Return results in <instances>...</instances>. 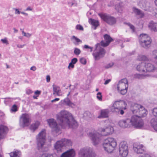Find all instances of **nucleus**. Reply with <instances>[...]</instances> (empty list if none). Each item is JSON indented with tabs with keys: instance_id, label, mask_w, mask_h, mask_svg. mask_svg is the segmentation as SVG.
Returning <instances> with one entry per match:
<instances>
[{
	"instance_id": "f257e3e1",
	"label": "nucleus",
	"mask_w": 157,
	"mask_h": 157,
	"mask_svg": "<svg viewBox=\"0 0 157 157\" xmlns=\"http://www.w3.org/2000/svg\"><path fill=\"white\" fill-rule=\"evenodd\" d=\"M56 116L58 121L63 128H72L77 125V122L71 114L67 111H62Z\"/></svg>"
},
{
	"instance_id": "f03ea898",
	"label": "nucleus",
	"mask_w": 157,
	"mask_h": 157,
	"mask_svg": "<svg viewBox=\"0 0 157 157\" xmlns=\"http://www.w3.org/2000/svg\"><path fill=\"white\" fill-rule=\"evenodd\" d=\"M104 38L105 42L102 40L100 43H97L95 45V51L93 53V55L95 60H97L103 57L105 54V49L101 47V46L105 47L108 46L111 42L113 41V39L109 35L106 34L104 35Z\"/></svg>"
},
{
	"instance_id": "7ed1b4c3",
	"label": "nucleus",
	"mask_w": 157,
	"mask_h": 157,
	"mask_svg": "<svg viewBox=\"0 0 157 157\" xmlns=\"http://www.w3.org/2000/svg\"><path fill=\"white\" fill-rule=\"evenodd\" d=\"M127 104L123 100H120L115 101L113 105L109 107L110 111L117 114L123 115L126 109Z\"/></svg>"
},
{
	"instance_id": "20e7f679",
	"label": "nucleus",
	"mask_w": 157,
	"mask_h": 157,
	"mask_svg": "<svg viewBox=\"0 0 157 157\" xmlns=\"http://www.w3.org/2000/svg\"><path fill=\"white\" fill-rule=\"evenodd\" d=\"M117 142L113 138H108L105 139L103 143V146L104 150L109 153L112 152L117 146Z\"/></svg>"
},
{
	"instance_id": "39448f33",
	"label": "nucleus",
	"mask_w": 157,
	"mask_h": 157,
	"mask_svg": "<svg viewBox=\"0 0 157 157\" xmlns=\"http://www.w3.org/2000/svg\"><path fill=\"white\" fill-rule=\"evenodd\" d=\"M72 142L69 139H62L57 141L54 145L55 148L58 152H61L64 148L72 145Z\"/></svg>"
},
{
	"instance_id": "423d86ee",
	"label": "nucleus",
	"mask_w": 157,
	"mask_h": 157,
	"mask_svg": "<svg viewBox=\"0 0 157 157\" xmlns=\"http://www.w3.org/2000/svg\"><path fill=\"white\" fill-rule=\"evenodd\" d=\"M79 157H96V154L90 147H85L80 149L78 153Z\"/></svg>"
},
{
	"instance_id": "0eeeda50",
	"label": "nucleus",
	"mask_w": 157,
	"mask_h": 157,
	"mask_svg": "<svg viewBox=\"0 0 157 157\" xmlns=\"http://www.w3.org/2000/svg\"><path fill=\"white\" fill-rule=\"evenodd\" d=\"M131 126L136 128H140L144 125L143 121L137 115H133L130 119Z\"/></svg>"
},
{
	"instance_id": "6e6552de",
	"label": "nucleus",
	"mask_w": 157,
	"mask_h": 157,
	"mask_svg": "<svg viewBox=\"0 0 157 157\" xmlns=\"http://www.w3.org/2000/svg\"><path fill=\"white\" fill-rule=\"evenodd\" d=\"M98 16L105 22L110 25H113L116 23V19L114 17L104 13H98Z\"/></svg>"
},
{
	"instance_id": "1a4fd4ad",
	"label": "nucleus",
	"mask_w": 157,
	"mask_h": 157,
	"mask_svg": "<svg viewBox=\"0 0 157 157\" xmlns=\"http://www.w3.org/2000/svg\"><path fill=\"white\" fill-rule=\"evenodd\" d=\"M139 39L140 45L145 48L148 47L151 42L150 37L146 34H140Z\"/></svg>"
},
{
	"instance_id": "9d476101",
	"label": "nucleus",
	"mask_w": 157,
	"mask_h": 157,
	"mask_svg": "<svg viewBox=\"0 0 157 157\" xmlns=\"http://www.w3.org/2000/svg\"><path fill=\"white\" fill-rule=\"evenodd\" d=\"M45 130H42L36 136L38 149L39 150L44 145L45 142Z\"/></svg>"
},
{
	"instance_id": "9b49d317",
	"label": "nucleus",
	"mask_w": 157,
	"mask_h": 157,
	"mask_svg": "<svg viewBox=\"0 0 157 157\" xmlns=\"http://www.w3.org/2000/svg\"><path fill=\"white\" fill-rule=\"evenodd\" d=\"M31 121V117L29 114L26 113L23 114L20 118V126L23 128L27 126L30 124Z\"/></svg>"
},
{
	"instance_id": "f8f14e48",
	"label": "nucleus",
	"mask_w": 157,
	"mask_h": 157,
	"mask_svg": "<svg viewBox=\"0 0 157 157\" xmlns=\"http://www.w3.org/2000/svg\"><path fill=\"white\" fill-rule=\"evenodd\" d=\"M90 136L94 145L98 144L101 139V135L96 131H94L90 133Z\"/></svg>"
},
{
	"instance_id": "ddd939ff",
	"label": "nucleus",
	"mask_w": 157,
	"mask_h": 157,
	"mask_svg": "<svg viewBox=\"0 0 157 157\" xmlns=\"http://www.w3.org/2000/svg\"><path fill=\"white\" fill-rule=\"evenodd\" d=\"M119 151L120 155L123 157H126L128 153V147L125 142H121L119 145Z\"/></svg>"
},
{
	"instance_id": "4468645a",
	"label": "nucleus",
	"mask_w": 157,
	"mask_h": 157,
	"mask_svg": "<svg viewBox=\"0 0 157 157\" xmlns=\"http://www.w3.org/2000/svg\"><path fill=\"white\" fill-rule=\"evenodd\" d=\"M47 122L50 127L56 132H58L60 130L59 126L58 125L56 121L53 119L47 120Z\"/></svg>"
},
{
	"instance_id": "2eb2a0df",
	"label": "nucleus",
	"mask_w": 157,
	"mask_h": 157,
	"mask_svg": "<svg viewBox=\"0 0 157 157\" xmlns=\"http://www.w3.org/2000/svg\"><path fill=\"white\" fill-rule=\"evenodd\" d=\"M128 83L127 79L126 78L122 79L120 81L117 86V90L119 91L120 89H128Z\"/></svg>"
},
{
	"instance_id": "dca6fc26",
	"label": "nucleus",
	"mask_w": 157,
	"mask_h": 157,
	"mask_svg": "<svg viewBox=\"0 0 157 157\" xmlns=\"http://www.w3.org/2000/svg\"><path fill=\"white\" fill-rule=\"evenodd\" d=\"M133 148L134 151L137 154H142L144 151L145 148L143 145L140 143L134 144Z\"/></svg>"
},
{
	"instance_id": "f3484780",
	"label": "nucleus",
	"mask_w": 157,
	"mask_h": 157,
	"mask_svg": "<svg viewBox=\"0 0 157 157\" xmlns=\"http://www.w3.org/2000/svg\"><path fill=\"white\" fill-rule=\"evenodd\" d=\"M8 131V128L3 125H0V141L4 139Z\"/></svg>"
},
{
	"instance_id": "a211bd4d",
	"label": "nucleus",
	"mask_w": 157,
	"mask_h": 157,
	"mask_svg": "<svg viewBox=\"0 0 157 157\" xmlns=\"http://www.w3.org/2000/svg\"><path fill=\"white\" fill-rule=\"evenodd\" d=\"M118 124L121 127L124 128L130 127L131 126L130 120L128 118L121 120L119 121Z\"/></svg>"
},
{
	"instance_id": "6ab92c4d",
	"label": "nucleus",
	"mask_w": 157,
	"mask_h": 157,
	"mask_svg": "<svg viewBox=\"0 0 157 157\" xmlns=\"http://www.w3.org/2000/svg\"><path fill=\"white\" fill-rule=\"evenodd\" d=\"M109 110L105 109L101 110L100 115L98 116V118L99 119L108 118L109 117Z\"/></svg>"
},
{
	"instance_id": "aec40b11",
	"label": "nucleus",
	"mask_w": 157,
	"mask_h": 157,
	"mask_svg": "<svg viewBox=\"0 0 157 157\" xmlns=\"http://www.w3.org/2000/svg\"><path fill=\"white\" fill-rule=\"evenodd\" d=\"M100 130L101 133L105 132L102 135L107 136L108 134H111L113 131V127L109 126L105 128H101Z\"/></svg>"
},
{
	"instance_id": "412c9836",
	"label": "nucleus",
	"mask_w": 157,
	"mask_h": 157,
	"mask_svg": "<svg viewBox=\"0 0 157 157\" xmlns=\"http://www.w3.org/2000/svg\"><path fill=\"white\" fill-rule=\"evenodd\" d=\"M75 151L73 149H71L63 153L61 157H75Z\"/></svg>"
},
{
	"instance_id": "4be33fe9",
	"label": "nucleus",
	"mask_w": 157,
	"mask_h": 157,
	"mask_svg": "<svg viewBox=\"0 0 157 157\" xmlns=\"http://www.w3.org/2000/svg\"><path fill=\"white\" fill-rule=\"evenodd\" d=\"M145 67L146 68V72L148 71L149 72L153 71L156 69L155 66L151 63H148L147 62L145 63Z\"/></svg>"
},
{
	"instance_id": "5701e85b",
	"label": "nucleus",
	"mask_w": 157,
	"mask_h": 157,
	"mask_svg": "<svg viewBox=\"0 0 157 157\" xmlns=\"http://www.w3.org/2000/svg\"><path fill=\"white\" fill-rule=\"evenodd\" d=\"M145 63H141L137 65L136 69L137 71L140 72H146V68Z\"/></svg>"
},
{
	"instance_id": "b1692460",
	"label": "nucleus",
	"mask_w": 157,
	"mask_h": 157,
	"mask_svg": "<svg viewBox=\"0 0 157 157\" xmlns=\"http://www.w3.org/2000/svg\"><path fill=\"white\" fill-rule=\"evenodd\" d=\"M142 106L137 104H132L131 107V110L133 113L137 114L138 111L140 110V107Z\"/></svg>"
},
{
	"instance_id": "393cba45",
	"label": "nucleus",
	"mask_w": 157,
	"mask_h": 157,
	"mask_svg": "<svg viewBox=\"0 0 157 157\" xmlns=\"http://www.w3.org/2000/svg\"><path fill=\"white\" fill-rule=\"evenodd\" d=\"M149 28L151 30L157 32V23L151 21L148 25Z\"/></svg>"
},
{
	"instance_id": "a878e982",
	"label": "nucleus",
	"mask_w": 157,
	"mask_h": 157,
	"mask_svg": "<svg viewBox=\"0 0 157 157\" xmlns=\"http://www.w3.org/2000/svg\"><path fill=\"white\" fill-rule=\"evenodd\" d=\"M71 40L75 45H78L79 43H82V41L75 36H73L71 38Z\"/></svg>"
},
{
	"instance_id": "bb28decb",
	"label": "nucleus",
	"mask_w": 157,
	"mask_h": 157,
	"mask_svg": "<svg viewBox=\"0 0 157 157\" xmlns=\"http://www.w3.org/2000/svg\"><path fill=\"white\" fill-rule=\"evenodd\" d=\"M40 124V122L38 121H36L31 125L29 128L30 129L31 131L34 132L38 128Z\"/></svg>"
},
{
	"instance_id": "cd10ccee",
	"label": "nucleus",
	"mask_w": 157,
	"mask_h": 157,
	"mask_svg": "<svg viewBox=\"0 0 157 157\" xmlns=\"http://www.w3.org/2000/svg\"><path fill=\"white\" fill-rule=\"evenodd\" d=\"M133 9L134 13L137 15L140 18L143 17L144 16V13L140 10L135 7H133Z\"/></svg>"
},
{
	"instance_id": "c85d7f7f",
	"label": "nucleus",
	"mask_w": 157,
	"mask_h": 157,
	"mask_svg": "<svg viewBox=\"0 0 157 157\" xmlns=\"http://www.w3.org/2000/svg\"><path fill=\"white\" fill-rule=\"evenodd\" d=\"M140 109L138 111V113L139 115V117H145L147 115V112L144 108L142 106L140 107Z\"/></svg>"
},
{
	"instance_id": "c756f323",
	"label": "nucleus",
	"mask_w": 157,
	"mask_h": 157,
	"mask_svg": "<svg viewBox=\"0 0 157 157\" xmlns=\"http://www.w3.org/2000/svg\"><path fill=\"white\" fill-rule=\"evenodd\" d=\"M151 124L154 129L157 132V119H151Z\"/></svg>"
},
{
	"instance_id": "7c9ffc66",
	"label": "nucleus",
	"mask_w": 157,
	"mask_h": 157,
	"mask_svg": "<svg viewBox=\"0 0 157 157\" xmlns=\"http://www.w3.org/2000/svg\"><path fill=\"white\" fill-rule=\"evenodd\" d=\"M89 22L93 26H94V29H96V28L99 25V22L97 20L90 18L89 19Z\"/></svg>"
},
{
	"instance_id": "2f4dec72",
	"label": "nucleus",
	"mask_w": 157,
	"mask_h": 157,
	"mask_svg": "<svg viewBox=\"0 0 157 157\" xmlns=\"http://www.w3.org/2000/svg\"><path fill=\"white\" fill-rule=\"evenodd\" d=\"M5 99L4 103L6 105H7L11 103L13 100L16 99V98L8 97L4 98Z\"/></svg>"
},
{
	"instance_id": "473e14b6",
	"label": "nucleus",
	"mask_w": 157,
	"mask_h": 157,
	"mask_svg": "<svg viewBox=\"0 0 157 157\" xmlns=\"http://www.w3.org/2000/svg\"><path fill=\"white\" fill-rule=\"evenodd\" d=\"M53 94H56L58 96H59V92L60 91V87L58 86H56L54 85H53Z\"/></svg>"
},
{
	"instance_id": "72a5a7b5",
	"label": "nucleus",
	"mask_w": 157,
	"mask_h": 157,
	"mask_svg": "<svg viewBox=\"0 0 157 157\" xmlns=\"http://www.w3.org/2000/svg\"><path fill=\"white\" fill-rule=\"evenodd\" d=\"M21 155V152L17 151L11 153L10 154V157H20Z\"/></svg>"
},
{
	"instance_id": "f704fd0d",
	"label": "nucleus",
	"mask_w": 157,
	"mask_h": 157,
	"mask_svg": "<svg viewBox=\"0 0 157 157\" xmlns=\"http://www.w3.org/2000/svg\"><path fill=\"white\" fill-rule=\"evenodd\" d=\"M145 77L144 75L140 74H136L133 75V78L138 79H144Z\"/></svg>"
},
{
	"instance_id": "c9c22d12",
	"label": "nucleus",
	"mask_w": 157,
	"mask_h": 157,
	"mask_svg": "<svg viewBox=\"0 0 157 157\" xmlns=\"http://www.w3.org/2000/svg\"><path fill=\"white\" fill-rule=\"evenodd\" d=\"M137 59L140 61H147L148 60L147 57L143 55H139Z\"/></svg>"
},
{
	"instance_id": "e433bc0d",
	"label": "nucleus",
	"mask_w": 157,
	"mask_h": 157,
	"mask_svg": "<svg viewBox=\"0 0 157 157\" xmlns=\"http://www.w3.org/2000/svg\"><path fill=\"white\" fill-rule=\"evenodd\" d=\"M63 101V102H64L65 104L67 105L71 106L73 104L68 98H65Z\"/></svg>"
},
{
	"instance_id": "4c0bfd02",
	"label": "nucleus",
	"mask_w": 157,
	"mask_h": 157,
	"mask_svg": "<svg viewBox=\"0 0 157 157\" xmlns=\"http://www.w3.org/2000/svg\"><path fill=\"white\" fill-rule=\"evenodd\" d=\"M18 110V108L17 105L14 104L13 105L10 109L11 113L15 112Z\"/></svg>"
},
{
	"instance_id": "58836bf2",
	"label": "nucleus",
	"mask_w": 157,
	"mask_h": 157,
	"mask_svg": "<svg viewBox=\"0 0 157 157\" xmlns=\"http://www.w3.org/2000/svg\"><path fill=\"white\" fill-rule=\"evenodd\" d=\"M74 53L76 55H78L81 53V50L78 48H75L74 49Z\"/></svg>"
},
{
	"instance_id": "ea45409f",
	"label": "nucleus",
	"mask_w": 157,
	"mask_h": 157,
	"mask_svg": "<svg viewBox=\"0 0 157 157\" xmlns=\"http://www.w3.org/2000/svg\"><path fill=\"white\" fill-rule=\"evenodd\" d=\"M125 24L130 27V28L132 30V32H135V28L133 25L131 24L130 23H126Z\"/></svg>"
},
{
	"instance_id": "a19ab883",
	"label": "nucleus",
	"mask_w": 157,
	"mask_h": 157,
	"mask_svg": "<svg viewBox=\"0 0 157 157\" xmlns=\"http://www.w3.org/2000/svg\"><path fill=\"white\" fill-rule=\"evenodd\" d=\"M128 89H121L118 91L122 95L125 94L127 91Z\"/></svg>"
},
{
	"instance_id": "79ce46f5",
	"label": "nucleus",
	"mask_w": 157,
	"mask_h": 157,
	"mask_svg": "<svg viewBox=\"0 0 157 157\" xmlns=\"http://www.w3.org/2000/svg\"><path fill=\"white\" fill-rule=\"evenodd\" d=\"M97 97L99 101H102V96L101 93L100 92H98L97 94Z\"/></svg>"
},
{
	"instance_id": "37998d69",
	"label": "nucleus",
	"mask_w": 157,
	"mask_h": 157,
	"mask_svg": "<svg viewBox=\"0 0 157 157\" xmlns=\"http://www.w3.org/2000/svg\"><path fill=\"white\" fill-rule=\"evenodd\" d=\"M152 112L154 116L157 117V107L154 108Z\"/></svg>"
},
{
	"instance_id": "c03bdc74",
	"label": "nucleus",
	"mask_w": 157,
	"mask_h": 157,
	"mask_svg": "<svg viewBox=\"0 0 157 157\" xmlns=\"http://www.w3.org/2000/svg\"><path fill=\"white\" fill-rule=\"evenodd\" d=\"M80 63L83 64L85 65L86 64V61L85 59L84 58H81L80 59Z\"/></svg>"
},
{
	"instance_id": "a18cd8bd",
	"label": "nucleus",
	"mask_w": 157,
	"mask_h": 157,
	"mask_svg": "<svg viewBox=\"0 0 157 157\" xmlns=\"http://www.w3.org/2000/svg\"><path fill=\"white\" fill-rule=\"evenodd\" d=\"M76 29H77L83 31V27L80 25H77L76 26Z\"/></svg>"
},
{
	"instance_id": "49530a36",
	"label": "nucleus",
	"mask_w": 157,
	"mask_h": 157,
	"mask_svg": "<svg viewBox=\"0 0 157 157\" xmlns=\"http://www.w3.org/2000/svg\"><path fill=\"white\" fill-rule=\"evenodd\" d=\"M40 157H54L52 155L43 153Z\"/></svg>"
},
{
	"instance_id": "de8ad7c7",
	"label": "nucleus",
	"mask_w": 157,
	"mask_h": 157,
	"mask_svg": "<svg viewBox=\"0 0 157 157\" xmlns=\"http://www.w3.org/2000/svg\"><path fill=\"white\" fill-rule=\"evenodd\" d=\"M22 34L24 35V36H26L27 37H29L32 35L31 34H29L28 33H26L24 31H23L22 32Z\"/></svg>"
},
{
	"instance_id": "09e8293b",
	"label": "nucleus",
	"mask_w": 157,
	"mask_h": 157,
	"mask_svg": "<svg viewBox=\"0 0 157 157\" xmlns=\"http://www.w3.org/2000/svg\"><path fill=\"white\" fill-rule=\"evenodd\" d=\"M78 61V59L76 58H74L71 60V63L74 64H75Z\"/></svg>"
},
{
	"instance_id": "8fccbe9b",
	"label": "nucleus",
	"mask_w": 157,
	"mask_h": 157,
	"mask_svg": "<svg viewBox=\"0 0 157 157\" xmlns=\"http://www.w3.org/2000/svg\"><path fill=\"white\" fill-rule=\"evenodd\" d=\"M1 40L3 44H9L8 41L6 38L4 39H2Z\"/></svg>"
},
{
	"instance_id": "3c124183",
	"label": "nucleus",
	"mask_w": 157,
	"mask_h": 157,
	"mask_svg": "<svg viewBox=\"0 0 157 157\" xmlns=\"http://www.w3.org/2000/svg\"><path fill=\"white\" fill-rule=\"evenodd\" d=\"M74 67V64H72L71 63H69V65L68 67V68L69 69H70V68H73Z\"/></svg>"
},
{
	"instance_id": "603ef678",
	"label": "nucleus",
	"mask_w": 157,
	"mask_h": 157,
	"mask_svg": "<svg viewBox=\"0 0 157 157\" xmlns=\"http://www.w3.org/2000/svg\"><path fill=\"white\" fill-rule=\"evenodd\" d=\"M113 63H109L106 66H105V68H110L113 66Z\"/></svg>"
},
{
	"instance_id": "864d4df0",
	"label": "nucleus",
	"mask_w": 157,
	"mask_h": 157,
	"mask_svg": "<svg viewBox=\"0 0 157 157\" xmlns=\"http://www.w3.org/2000/svg\"><path fill=\"white\" fill-rule=\"evenodd\" d=\"M153 53L155 56L154 58L155 59H157V50L154 51H153Z\"/></svg>"
},
{
	"instance_id": "5fc2aeb1",
	"label": "nucleus",
	"mask_w": 157,
	"mask_h": 157,
	"mask_svg": "<svg viewBox=\"0 0 157 157\" xmlns=\"http://www.w3.org/2000/svg\"><path fill=\"white\" fill-rule=\"evenodd\" d=\"M33 93V91L30 89H28L26 91V94H30Z\"/></svg>"
},
{
	"instance_id": "6e6d98bb",
	"label": "nucleus",
	"mask_w": 157,
	"mask_h": 157,
	"mask_svg": "<svg viewBox=\"0 0 157 157\" xmlns=\"http://www.w3.org/2000/svg\"><path fill=\"white\" fill-rule=\"evenodd\" d=\"M13 9H14V10H15V13L16 14H20V13H21V12H20L19 10L18 9H16V8H14Z\"/></svg>"
},
{
	"instance_id": "4d7b16f0",
	"label": "nucleus",
	"mask_w": 157,
	"mask_h": 157,
	"mask_svg": "<svg viewBox=\"0 0 157 157\" xmlns=\"http://www.w3.org/2000/svg\"><path fill=\"white\" fill-rule=\"evenodd\" d=\"M111 81V80L110 79H108L107 80H106L104 83L105 85H107Z\"/></svg>"
},
{
	"instance_id": "13d9d810",
	"label": "nucleus",
	"mask_w": 157,
	"mask_h": 157,
	"mask_svg": "<svg viewBox=\"0 0 157 157\" xmlns=\"http://www.w3.org/2000/svg\"><path fill=\"white\" fill-rule=\"evenodd\" d=\"M50 78L49 75H48L46 77V80L47 82H49L50 81Z\"/></svg>"
},
{
	"instance_id": "bf43d9fd",
	"label": "nucleus",
	"mask_w": 157,
	"mask_h": 157,
	"mask_svg": "<svg viewBox=\"0 0 157 157\" xmlns=\"http://www.w3.org/2000/svg\"><path fill=\"white\" fill-rule=\"evenodd\" d=\"M150 157V156L148 154H145L143 155L140 157Z\"/></svg>"
},
{
	"instance_id": "052dcab7",
	"label": "nucleus",
	"mask_w": 157,
	"mask_h": 157,
	"mask_svg": "<svg viewBox=\"0 0 157 157\" xmlns=\"http://www.w3.org/2000/svg\"><path fill=\"white\" fill-rule=\"evenodd\" d=\"M26 44H24L23 45L17 44V47L18 48H22Z\"/></svg>"
},
{
	"instance_id": "680f3d73",
	"label": "nucleus",
	"mask_w": 157,
	"mask_h": 157,
	"mask_svg": "<svg viewBox=\"0 0 157 157\" xmlns=\"http://www.w3.org/2000/svg\"><path fill=\"white\" fill-rule=\"evenodd\" d=\"M36 67L35 66H33L30 69L31 70H32L33 71H36Z\"/></svg>"
},
{
	"instance_id": "e2e57ef3",
	"label": "nucleus",
	"mask_w": 157,
	"mask_h": 157,
	"mask_svg": "<svg viewBox=\"0 0 157 157\" xmlns=\"http://www.w3.org/2000/svg\"><path fill=\"white\" fill-rule=\"evenodd\" d=\"M59 100V98H55V99L53 100H52L51 101V102H55L56 101H58Z\"/></svg>"
},
{
	"instance_id": "0e129e2a",
	"label": "nucleus",
	"mask_w": 157,
	"mask_h": 157,
	"mask_svg": "<svg viewBox=\"0 0 157 157\" xmlns=\"http://www.w3.org/2000/svg\"><path fill=\"white\" fill-rule=\"evenodd\" d=\"M40 93V92L38 90L36 91L35 92V94L36 95H39Z\"/></svg>"
},
{
	"instance_id": "69168bd1",
	"label": "nucleus",
	"mask_w": 157,
	"mask_h": 157,
	"mask_svg": "<svg viewBox=\"0 0 157 157\" xmlns=\"http://www.w3.org/2000/svg\"><path fill=\"white\" fill-rule=\"evenodd\" d=\"M84 48H86V49H87V48H90V47L89 46H88V45H84Z\"/></svg>"
},
{
	"instance_id": "338daca9",
	"label": "nucleus",
	"mask_w": 157,
	"mask_h": 157,
	"mask_svg": "<svg viewBox=\"0 0 157 157\" xmlns=\"http://www.w3.org/2000/svg\"><path fill=\"white\" fill-rule=\"evenodd\" d=\"M32 9L29 6L26 9V11H31Z\"/></svg>"
},
{
	"instance_id": "774afa93",
	"label": "nucleus",
	"mask_w": 157,
	"mask_h": 157,
	"mask_svg": "<svg viewBox=\"0 0 157 157\" xmlns=\"http://www.w3.org/2000/svg\"><path fill=\"white\" fill-rule=\"evenodd\" d=\"M21 13L22 14H24L25 16H27L28 15V14L27 13H25V12H21Z\"/></svg>"
}]
</instances>
